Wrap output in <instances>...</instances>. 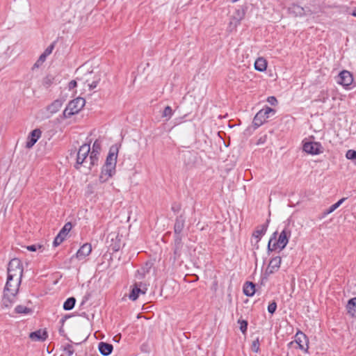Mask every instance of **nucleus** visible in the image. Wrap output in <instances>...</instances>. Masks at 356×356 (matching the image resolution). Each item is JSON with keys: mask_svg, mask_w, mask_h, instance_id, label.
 <instances>
[{"mask_svg": "<svg viewBox=\"0 0 356 356\" xmlns=\"http://www.w3.org/2000/svg\"><path fill=\"white\" fill-rule=\"evenodd\" d=\"M118 158V149L112 147L110 149L104 165L102 168L99 181L102 183L106 182L111 178L115 172V166Z\"/></svg>", "mask_w": 356, "mask_h": 356, "instance_id": "f257e3e1", "label": "nucleus"}, {"mask_svg": "<svg viewBox=\"0 0 356 356\" xmlns=\"http://www.w3.org/2000/svg\"><path fill=\"white\" fill-rule=\"evenodd\" d=\"M277 234V232H274L269 240L268 244V250L269 251H273L277 248L280 250H283L289 242V238L291 236V231L288 227H285L280 234L277 240L276 239Z\"/></svg>", "mask_w": 356, "mask_h": 356, "instance_id": "f03ea898", "label": "nucleus"}, {"mask_svg": "<svg viewBox=\"0 0 356 356\" xmlns=\"http://www.w3.org/2000/svg\"><path fill=\"white\" fill-rule=\"evenodd\" d=\"M89 154H90V146L89 144H83L79 147L76 155V163L75 165L76 168L79 169V165H83L89 170L92 168V167L89 166Z\"/></svg>", "mask_w": 356, "mask_h": 356, "instance_id": "7ed1b4c3", "label": "nucleus"}, {"mask_svg": "<svg viewBox=\"0 0 356 356\" xmlns=\"http://www.w3.org/2000/svg\"><path fill=\"white\" fill-rule=\"evenodd\" d=\"M23 274V267L21 261L17 258L11 259L8 266V280L13 278L22 279Z\"/></svg>", "mask_w": 356, "mask_h": 356, "instance_id": "20e7f679", "label": "nucleus"}, {"mask_svg": "<svg viewBox=\"0 0 356 356\" xmlns=\"http://www.w3.org/2000/svg\"><path fill=\"white\" fill-rule=\"evenodd\" d=\"M86 100L82 97H77L69 102L63 111L65 118L70 117L78 113L85 106Z\"/></svg>", "mask_w": 356, "mask_h": 356, "instance_id": "39448f33", "label": "nucleus"}, {"mask_svg": "<svg viewBox=\"0 0 356 356\" xmlns=\"http://www.w3.org/2000/svg\"><path fill=\"white\" fill-rule=\"evenodd\" d=\"M21 280L22 279L13 278L12 280H8V278L3 292L16 296L19 291Z\"/></svg>", "mask_w": 356, "mask_h": 356, "instance_id": "423d86ee", "label": "nucleus"}, {"mask_svg": "<svg viewBox=\"0 0 356 356\" xmlns=\"http://www.w3.org/2000/svg\"><path fill=\"white\" fill-rule=\"evenodd\" d=\"M147 288L146 284L143 282H136L134 284L131 291L129 296V298L134 301L136 300L140 294H145Z\"/></svg>", "mask_w": 356, "mask_h": 356, "instance_id": "0eeeda50", "label": "nucleus"}, {"mask_svg": "<svg viewBox=\"0 0 356 356\" xmlns=\"http://www.w3.org/2000/svg\"><path fill=\"white\" fill-rule=\"evenodd\" d=\"M303 150L311 154H319L323 152V147L320 143L306 142L303 145Z\"/></svg>", "mask_w": 356, "mask_h": 356, "instance_id": "6e6552de", "label": "nucleus"}, {"mask_svg": "<svg viewBox=\"0 0 356 356\" xmlns=\"http://www.w3.org/2000/svg\"><path fill=\"white\" fill-rule=\"evenodd\" d=\"M101 150V143L98 140H95L92 145V152L89 156L90 167H93L97 164L99 160V155Z\"/></svg>", "mask_w": 356, "mask_h": 356, "instance_id": "1a4fd4ad", "label": "nucleus"}, {"mask_svg": "<svg viewBox=\"0 0 356 356\" xmlns=\"http://www.w3.org/2000/svg\"><path fill=\"white\" fill-rule=\"evenodd\" d=\"M353 81V76L348 71L343 70L338 76L337 83L343 86L348 87Z\"/></svg>", "mask_w": 356, "mask_h": 356, "instance_id": "9d476101", "label": "nucleus"}, {"mask_svg": "<svg viewBox=\"0 0 356 356\" xmlns=\"http://www.w3.org/2000/svg\"><path fill=\"white\" fill-rule=\"evenodd\" d=\"M92 251V246L89 243L83 244L77 251L75 257L79 260H83Z\"/></svg>", "mask_w": 356, "mask_h": 356, "instance_id": "9b49d317", "label": "nucleus"}, {"mask_svg": "<svg viewBox=\"0 0 356 356\" xmlns=\"http://www.w3.org/2000/svg\"><path fill=\"white\" fill-rule=\"evenodd\" d=\"M296 342L298 344L300 348L307 350L309 347V341L307 336L303 332L298 331L296 334Z\"/></svg>", "mask_w": 356, "mask_h": 356, "instance_id": "f8f14e48", "label": "nucleus"}, {"mask_svg": "<svg viewBox=\"0 0 356 356\" xmlns=\"http://www.w3.org/2000/svg\"><path fill=\"white\" fill-rule=\"evenodd\" d=\"M41 134L42 131L40 129H35L33 130L28 137L26 147L27 148H31L37 142V140L40 138Z\"/></svg>", "mask_w": 356, "mask_h": 356, "instance_id": "ddd939ff", "label": "nucleus"}, {"mask_svg": "<svg viewBox=\"0 0 356 356\" xmlns=\"http://www.w3.org/2000/svg\"><path fill=\"white\" fill-rule=\"evenodd\" d=\"M48 334L45 330H38L35 332H31L29 337L31 340L35 341H44L47 338Z\"/></svg>", "mask_w": 356, "mask_h": 356, "instance_id": "4468645a", "label": "nucleus"}, {"mask_svg": "<svg viewBox=\"0 0 356 356\" xmlns=\"http://www.w3.org/2000/svg\"><path fill=\"white\" fill-rule=\"evenodd\" d=\"M281 261L282 259L280 257H275L273 258L269 262L266 272L269 274H271L277 271L280 266Z\"/></svg>", "mask_w": 356, "mask_h": 356, "instance_id": "2eb2a0df", "label": "nucleus"}, {"mask_svg": "<svg viewBox=\"0 0 356 356\" xmlns=\"http://www.w3.org/2000/svg\"><path fill=\"white\" fill-rule=\"evenodd\" d=\"M63 106V101L60 99L54 100L51 104L47 107V111L50 115L57 113Z\"/></svg>", "mask_w": 356, "mask_h": 356, "instance_id": "dca6fc26", "label": "nucleus"}, {"mask_svg": "<svg viewBox=\"0 0 356 356\" xmlns=\"http://www.w3.org/2000/svg\"><path fill=\"white\" fill-rule=\"evenodd\" d=\"M268 222V220L267 221L266 224L259 226L252 234V236L257 239V243L259 241L261 237L266 232Z\"/></svg>", "mask_w": 356, "mask_h": 356, "instance_id": "f3484780", "label": "nucleus"}, {"mask_svg": "<svg viewBox=\"0 0 356 356\" xmlns=\"http://www.w3.org/2000/svg\"><path fill=\"white\" fill-rule=\"evenodd\" d=\"M15 296H16L13 294L3 292V296L1 302L2 306L6 308L10 307L14 302Z\"/></svg>", "mask_w": 356, "mask_h": 356, "instance_id": "a211bd4d", "label": "nucleus"}, {"mask_svg": "<svg viewBox=\"0 0 356 356\" xmlns=\"http://www.w3.org/2000/svg\"><path fill=\"white\" fill-rule=\"evenodd\" d=\"M184 223L185 218L183 216V215H180L176 218L174 227L175 234H179L182 232L184 227Z\"/></svg>", "mask_w": 356, "mask_h": 356, "instance_id": "6ab92c4d", "label": "nucleus"}, {"mask_svg": "<svg viewBox=\"0 0 356 356\" xmlns=\"http://www.w3.org/2000/svg\"><path fill=\"white\" fill-rule=\"evenodd\" d=\"M152 268L151 263H146L145 265L142 267L140 269L137 270L136 277L138 280L143 279L146 274L149 273L150 268Z\"/></svg>", "mask_w": 356, "mask_h": 356, "instance_id": "aec40b11", "label": "nucleus"}, {"mask_svg": "<svg viewBox=\"0 0 356 356\" xmlns=\"http://www.w3.org/2000/svg\"><path fill=\"white\" fill-rule=\"evenodd\" d=\"M267 118H268V116L265 115L264 112L259 111L254 116L253 123L255 126L259 127L266 121Z\"/></svg>", "mask_w": 356, "mask_h": 356, "instance_id": "412c9836", "label": "nucleus"}, {"mask_svg": "<svg viewBox=\"0 0 356 356\" xmlns=\"http://www.w3.org/2000/svg\"><path fill=\"white\" fill-rule=\"evenodd\" d=\"M99 350L103 355H108L113 350V346L107 343L100 342L99 343Z\"/></svg>", "mask_w": 356, "mask_h": 356, "instance_id": "4be33fe9", "label": "nucleus"}, {"mask_svg": "<svg viewBox=\"0 0 356 356\" xmlns=\"http://www.w3.org/2000/svg\"><path fill=\"white\" fill-rule=\"evenodd\" d=\"M289 11L290 13L293 14L294 16H302L305 14V10L302 7L296 5L292 4L289 8Z\"/></svg>", "mask_w": 356, "mask_h": 356, "instance_id": "5701e85b", "label": "nucleus"}, {"mask_svg": "<svg viewBox=\"0 0 356 356\" xmlns=\"http://www.w3.org/2000/svg\"><path fill=\"white\" fill-rule=\"evenodd\" d=\"M243 293L247 296H252L255 293V286L252 282H247L243 286Z\"/></svg>", "mask_w": 356, "mask_h": 356, "instance_id": "b1692460", "label": "nucleus"}, {"mask_svg": "<svg viewBox=\"0 0 356 356\" xmlns=\"http://www.w3.org/2000/svg\"><path fill=\"white\" fill-rule=\"evenodd\" d=\"M254 67L259 72H264L266 70L267 62L264 58H259L254 63Z\"/></svg>", "mask_w": 356, "mask_h": 356, "instance_id": "393cba45", "label": "nucleus"}, {"mask_svg": "<svg viewBox=\"0 0 356 356\" xmlns=\"http://www.w3.org/2000/svg\"><path fill=\"white\" fill-rule=\"evenodd\" d=\"M348 312L353 317H356V298L350 299L347 305Z\"/></svg>", "mask_w": 356, "mask_h": 356, "instance_id": "a878e982", "label": "nucleus"}, {"mask_svg": "<svg viewBox=\"0 0 356 356\" xmlns=\"http://www.w3.org/2000/svg\"><path fill=\"white\" fill-rule=\"evenodd\" d=\"M100 80H101V76L99 74H96L94 75L93 81H92L91 82H90V79L88 78L86 79V82H88V86L89 87V89L90 90L95 89L97 86V85L99 83Z\"/></svg>", "mask_w": 356, "mask_h": 356, "instance_id": "bb28decb", "label": "nucleus"}, {"mask_svg": "<svg viewBox=\"0 0 356 356\" xmlns=\"http://www.w3.org/2000/svg\"><path fill=\"white\" fill-rule=\"evenodd\" d=\"M76 303V299L74 297L69 298L63 304V309L65 310H71L74 308Z\"/></svg>", "mask_w": 356, "mask_h": 356, "instance_id": "cd10ccee", "label": "nucleus"}, {"mask_svg": "<svg viewBox=\"0 0 356 356\" xmlns=\"http://www.w3.org/2000/svg\"><path fill=\"white\" fill-rule=\"evenodd\" d=\"M346 200V198H342L339 200L337 202L332 204L328 209L324 211L323 214L324 216L328 215L331 213H332L334 210H336Z\"/></svg>", "mask_w": 356, "mask_h": 356, "instance_id": "c85d7f7f", "label": "nucleus"}, {"mask_svg": "<svg viewBox=\"0 0 356 356\" xmlns=\"http://www.w3.org/2000/svg\"><path fill=\"white\" fill-rule=\"evenodd\" d=\"M54 77L52 75L46 76L42 81V84L45 88H49L54 82Z\"/></svg>", "mask_w": 356, "mask_h": 356, "instance_id": "c756f323", "label": "nucleus"}, {"mask_svg": "<svg viewBox=\"0 0 356 356\" xmlns=\"http://www.w3.org/2000/svg\"><path fill=\"white\" fill-rule=\"evenodd\" d=\"M172 115V110L170 106H167L162 114V117L166 118V120H169Z\"/></svg>", "mask_w": 356, "mask_h": 356, "instance_id": "7c9ffc66", "label": "nucleus"}, {"mask_svg": "<svg viewBox=\"0 0 356 356\" xmlns=\"http://www.w3.org/2000/svg\"><path fill=\"white\" fill-rule=\"evenodd\" d=\"M65 238V236L59 232L54 241V245H59L64 241Z\"/></svg>", "mask_w": 356, "mask_h": 356, "instance_id": "2f4dec72", "label": "nucleus"}, {"mask_svg": "<svg viewBox=\"0 0 356 356\" xmlns=\"http://www.w3.org/2000/svg\"><path fill=\"white\" fill-rule=\"evenodd\" d=\"M15 311L18 314H28L31 312V309L26 307L18 305L16 307Z\"/></svg>", "mask_w": 356, "mask_h": 356, "instance_id": "473e14b6", "label": "nucleus"}, {"mask_svg": "<svg viewBox=\"0 0 356 356\" xmlns=\"http://www.w3.org/2000/svg\"><path fill=\"white\" fill-rule=\"evenodd\" d=\"M346 156L348 159L352 160L356 163V151L353 149L348 150Z\"/></svg>", "mask_w": 356, "mask_h": 356, "instance_id": "72a5a7b5", "label": "nucleus"}, {"mask_svg": "<svg viewBox=\"0 0 356 356\" xmlns=\"http://www.w3.org/2000/svg\"><path fill=\"white\" fill-rule=\"evenodd\" d=\"M181 243L180 242H177L176 243L175 249V251H174V259H177L179 258V257L181 255Z\"/></svg>", "mask_w": 356, "mask_h": 356, "instance_id": "f704fd0d", "label": "nucleus"}, {"mask_svg": "<svg viewBox=\"0 0 356 356\" xmlns=\"http://www.w3.org/2000/svg\"><path fill=\"white\" fill-rule=\"evenodd\" d=\"M72 229V224L70 222H67L66 223L64 227H63V229L60 231V232L65 235V236H67V234H68V232L70 231V229Z\"/></svg>", "mask_w": 356, "mask_h": 356, "instance_id": "c9c22d12", "label": "nucleus"}, {"mask_svg": "<svg viewBox=\"0 0 356 356\" xmlns=\"http://www.w3.org/2000/svg\"><path fill=\"white\" fill-rule=\"evenodd\" d=\"M251 350L253 352L257 353L259 350V339L257 338L255 340L252 341V346H251Z\"/></svg>", "mask_w": 356, "mask_h": 356, "instance_id": "e433bc0d", "label": "nucleus"}, {"mask_svg": "<svg viewBox=\"0 0 356 356\" xmlns=\"http://www.w3.org/2000/svg\"><path fill=\"white\" fill-rule=\"evenodd\" d=\"M47 57V56L46 54H44V53H42L40 56L39 58L38 59V60L36 61V63H35L34 65L36 67H39L45 61Z\"/></svg>", "mask_w": 356, "mask_h": 356, "instance_id": "4c0bfd02", "label": "nucleus"}, {"mask_svg": "<svg viewBox=\"0 0 356 356\" xmlns=\"http://www.w3.org/2000/svg\"><path fill=\"white\" fill-rule=\"evenodd\" d=\"M42 248H43V246L40 244H34V245H28L26 247V248L28 250L31 251V252H35L37 250L42 249Z\"/></svg>", "mask_w": 356, "mask_h": 356, "instance_id": "58836bf2", "label": "nucleus"}, {"mask_svg": "<svg viewBox=\"0 0 356 356\" xmlns=\"http://www.w3.org/2000/svg\"><path fill=\"white\" fill-rule=\"evenodd\" d=\"M238 323H240V330L241 331L245 334L246 330H247V327H248V323L246 321H238Z\"/></svg>", "mask_w": 356, "mask_h": 356, "instance_id": "ea45409f", "label": "nucleus"}, {"mask_svg": "<svg viewBox=\"0 0 356 356\" xmlns=\"http://www.w3.org/2000/svg\"><path fill=\"white\" fill-rule=\"evenodd\" d=\"M277 309V304L275 302H273L270 304H269L268 307V311L270 314H273Z\"/></svg>", "mask_w": 356, "mask_h": 356, "instance_id": "a19ab883", "label": "nucleus"}, {"mask_svg": "<svg viewBox=\"0 0 356 356\" xmlns=\"http://www.w3.org/2000/svg\"><path fill=\"white\" fill-rule=\"evenodd\" d=\"M64 351L67 354L68 356H72L74 353V349L71 345H67L64 348Z\"/></svg>", "mask_w": 356, "mask_h": 356, "instance_id": "79ce46f5", "label": "nucleus"}, {"mask_svg": "<svg viewBox=\"0 0 356 356\" xmlns=\"http://www.w3.org/2000/svg\"><path fill=\"white\" fill-rule=\"evenodd\" d=\"M54 49V43L51 44L43 52L47 56L52 53V51Z\"/></svg>", "mask_w": 356, "mask_h": 356, "instance_id": "37998d69", "label": "nucleus"}, {"mask_svg": "<svg viewBox=\"0 0 356 356\" xmlns=\"http://www.w3.org/2000/svg\"><path fill=\"white\" fill-rule=\"evenodd\" d=\"M261 111H263L265 113V115H268L269 117V114L270 113H275V111L271 108H269V107H266V108L264 109H261Z\"/></svg>", "mask_w": 356, "mask_h": 356, "instance_id": "c03bdc74", "label": "nucleus"}, {"mask_svg": "<svg viewBox=\"0 0 356 356\" xmlns=\"http://www.w3.org/2000/svg\"><path fill=\"white\" fill-rule=\"evenodd\" d=\"M268 102L271 105H275L277 103V99L275 97H269L268 98Z\"/></svg>", "mask_w": 356, "mask_h": 356, "instance_id": "a18cd8bd", "label": "nucleus"}, {"mask_svg": "<svg viewBox=\"0 0 356 356\" xmlns=\"http://www.w3.org/2000/svg\"><path fill=\"white\" fill-rule=\"evenodd\" d=\"M181 209V207L179 204H175L172 206V210L174 212H178Z\"/></svg>", "mask_w": 356, "mask_h": 356, "instance_id": "49530a36", "label": "nucleus"}, {"mask_svg": "<svg viewBox=\"0 0 356 356\" xmlns=\"http://www.w3.org/2000/svg\"><path fill=\"white\" fill-rule=\"evenodd\" d=\"M76 86H77L76 81L74 80H72L69 83L70 89H72V88L76 87Z\"/></svg>", "mask_w": 356, "mask_h": 356, "instance_id": "de8ad7c7", "label": "nucleus"}, {"mask_svg": "<svg viewBox=\"0 0 356 356\" xmlns=\"http://www.w3.org/2000/svg\"><path fill=\"white\" fill-rule=\"evenodd\" d=\"M352 15L356 17V9L352 13Z\"/></svg>", "mask_w": 356, "mask_h": 356, "instance_id": "09e8293b", "label": "nucleus"}, {"mask_svg": "<svg viewBox=\"0 0 356 356\" xmlns=\"http://www.w3.org/2000/svg\"><path fill=\"white\" fill-rule=\"evenodd\" d=\"M89 76H91L92 75V74L91 72L88 73V74Z\"/></svg>", "mask_w": 356, "mask_h": 356, "instance_id": "8fccbe9b", "label": "nucleus"}]
</instances>
